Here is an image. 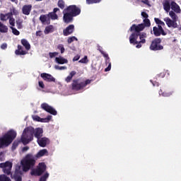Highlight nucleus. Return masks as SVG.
Returning a JSON list of instances; mask_svg holds the SVG:
<instances>
[{"mask_svg":"<svg viewBox=\"0 0 181 181\" xmlns=\"http://www.w3.org/2000/svg\"><path fill=\"white\" fill-rule=\"evenodd\" d=\"M33 135L37 139H40V138L43 136V129L38 127L35 129L32 127H26L23 130L21 136L22 144L23 145H28V144L32 142L33 141Z\"/></svg>","mask_w":181,"mask_h":181,"instance_id":"f257e3e1","label":"nucleus"},{"mask_svg":"<svg viewBox=\"0 0 181 181\" xmlns=\"http://www.w3.org/2000/svg\"><path fill=\"white\" fill-rule=\"evenodd\" d=\"M81 13V9L76 5H71L67 6L63 11L64 21L65 23H71L73 22V18L78 16Z\"/></svg>","mask_w":181,"mask_h":181,"instance_id":"f03ea898","label":"nucleus"},{"mask_svg":"<svg viewBox=\"0 0 181 181\" xmlns=\"http://www.w3.org/2000/svg\"><path fill=\"white\" fill-rule=\"evenodd\" d=\"M36 158L33 154L28 153L21 161V167L23 172H29L30 169H33L35 165H36Z\"/></svg>","mask_w":181,"mask_h":181,"instance_id":"7ed1b4c3","label":"nucleus"},{"mask_svg":"<svg viewBox=\"0 0 181 181\" xmlns=\"http://www.w3.org/2000/svg\"><path fill=\"white\" fill-rule=\"evenodd\" d=\"M144 29H145V25L144 23L138 25L133 24L129 28L130 32H134L129 36V43H134L135 40L139 37V34L142 33L141 32H142Z\"/></svg>","mask_w":181,"mask_h":181,"instance_id":"20e7f679","label":"nucleus"},{"mask_svg":"<svg viewBox=\"0 0 181 181\" xmlns=\"http://www.w3.org/2000/svg\"><path fill=\"white\" fill-rule=\"evenodd\" d=\"M163 8L165 12H170L172 9L173 12L175 13H180L181 9L180 6L175 1V0H163Z\"/></svg>","mask_w":181,"mask_h":181,"instance_id":"39448f33","label":"nucleus"},{"mask_svg":"<svg viewBox=\"0 0 181 181\" xmlns=\"http://www.w3.org/2000/svg\"><path fill=\"white\" fill-rule=\"evenodd\" d=\"M16 132L13 130L8 131L0 139L1 145L3 146H9L13 142V139L16 138Z\"/></svg>","mask_w":181,"mask_h":181,"instance_id":"423d86ee","label":"nucleus"},{"mask_svg":"<svg viewBox=\"0 0 181 181\" xmlns=\"http://www.w3.org/2000/svg\"><path fill=\"white\" fill-rule=\"evenodd\" d=\"M169 16L173 20L169 17L164 18L167 26L168 28H173V29H176V28H177V19H179V17H177V15H176V13H174L173 11H170L169 12Z\"/></svg>","mask_w":181,"mask_h":181,"instance_id":"0eeeda50","label":"nucleus"},{"mask_svg":"<svg viewBox=\"0 0 181 181\" xmlns=\"http://www.w3.org/2000/svg\"><path fill=\"white\" fill-rule=\"evenodd\" d=\"M162 38H155L151 41L149 49L153 52H159L160 50H163V45H161Z\"/></svg>","mask_w":181,"mask_h":181,"instance_id":"6e6552de","label":"nucleus"},{"mask_svg":"<svg viewBox=\"0 0 181 181\" xmlns=\"http://www.w3.org/2000/svg\"><path fill=\"white\" fill-rule=\"evenodd\" d=\"M46 168L45 163H40L36 168L31 170V176H42L46 172Z\"/></svg>","mask_w":181,"mask_h":181,"instance_id":"1a4fd4ad","label":"nucleus"},{"mask_svg":"<svg viewBox=\"0 0 181 181\" xmlns=\"http://www.w3.org/2000/svg\"><path fill=\"white\" fill-rule=\"evenodd\" d=\"M139 37L140 41H138V38H136L134 42H130V45H133L134 46L136 45V49H141V47H142V45H145V43H146V37H148V35H146V33H141L139 35Z\"/></svg>","mask_w":181,"mask_h":181,"instance_id":"9d476101","label":"nucleus"},{"mask_svg":"<svg viewBox=\"0 0 181 181\" xmlns=\"http://www.w3.org/2000/svg\"><path fill=\"white\" fill-rule=\"evenodd\" d=\"M0 168L3 169L4 173L5 175H7V176H9V175L11 174L12 170V163L9 161H6V163H0Z\"/></svg>","mask_w":181,"mask_h":181,"instance_id":"9b49d317","label":"nucleus"},{"mask_svg":"<svg viewBox=\"0 0 181 181\" xmlns=\"http://www.w3.org/2000/svg\"><path fill=\"white\" fill-rule=\"evenodd\" d=\"M41 108L52 115H57V111L46 103L41 104Z\"/></svg>","mask_w":181,"mask_h":181,"instance_id":"f8f14e48","label":"nucleus"},{"mask_svg":"<svg viewBox=\"0 0 181 181\" xmlns=\"http://www.w3.org/2000/svg\"><path fill=\"white\" fill-rule=\"evenodd\" d=\"M72 90L75 91H80V90H83L84 87L83 86V82H80L78 79H74L71 83Z\"/></svg>","mask_w":181,"mask_h":181,"instance_id":"ddd939ff","label":"nucleus"},{"mask_svg":"<svg viewBox=\"0 0 181 181\" xmlns=\"http://www.w3.org/2000/svg\"><path fill=\"white\" fill-rule=\"evenodd\" d=\"M40 77H42L45 81H47L48 83H54V81H56V78H54L50 74L42 73L40 74Z\"/></svg>","mask_w":181,"mask_h":181,"instance_id":"4468645a","label":"nucleus"},{"mask_svg":"<svg viewBox=\"0 0 181 181\" xmlns=\"http://www.w3.org/2000/svg\"><path fill=\"white\" fill-rule=\"evenodd\" d=\"M73 32H74V25L71 24L66 27V29L63 30V35L64 36H69L71 35Z\"/></svg>","mask_w":181,"mask_h":181,"instance_id":"2eb2a0df","label":"nucleus"},{"mask_svg":"<svg viewBox=\"0 0 181 181\" xmlns=\"http://www.w3.org/2000/svg\"><path fill=\"white\" fill-rule=\"evenodd\" d=\"M153 32L154 36L159 37L162 35V36H166L168 35V33H166L165 30H160L158 28V27L155 26L153 28Z\"/></svg>","mask_w":181,"mask_h":181,"instance_id":"dca6fc26","label":"nucleus"},{"mask_svg":"<svg viewBox=\"0 0 181 181\" xmlns=\"http://www.w3.org/2000/svg\"><path fill=\"white\" fill-rule=\"evenodd\" d=\"M40 21L42 25H49L50 23V18H49L48 14H42L40 16Z\"/></svg>","mask_w":181,"mask_h":181,"instance_id":"f3484780","label":"nucleus"},{"mask_svg":"<svg viewBox=\"0 0 181 181\" xmlns=\"http://www.w3.org/2000/svg\"><path fill=\"white\" fill-rule=\"evenodd\" d=\"M17 47L18 49L15 51L16 56H25V54H28V52L23 50L22 45H18Z\"/></svg>","mask_w":181,"mask_h":181,"instance_id":"a211bd4d","label":"nucleus"},{"mask_svg":"<svg viewBox=\"0 0 181 181\" xmlns=\"http://www.w3.org/2000/svg\"><path fill=\"white\" fill-rule=\"evenodd\" d=\"M32 11V5H24L22 8V13L23 15L29 16L30 15V12Z\"/></svg>","mask_w":181,"mask_h":181,"instance_id":"6ab92c4d","label":"nucleus"},{"mask_svg":"<svg viewBox=\"0 0 181 181\" xmlns=\"http://www.w3.org/2000/svg\"><path fill=\"white\" fill-rule=\"evenodd\" d=\"M47 142H49V139L46 137L37 139V144L42 148H45L47 145Z\"/></svg>","mask_w":181,"mask_h":181,"instance_id":"aec40b11","label":"nucleus"},{"mask_svg":"<svg viewBox=\"0 0 181 181\" xmlns=\"http://www.w3.org/2000/svg\"><path fill=\"white\" fill-rule=\"evenodd\" d=\"M49 152L47 149L40 150L35 156V159H38V158H42V156H45V155L47 156Z\"/></svg>","mask_w":181,"mask_h":181,"instance_id":"412c9836","label":"nucleus"},{"mask_svg":"<svg viewBox=\"0 0 181 181\" xmlns=\"http://www.w3.org/2000/svg\"><path fill=\"white\" fill-rule=\"evenodd\" d=\"M21 45L25 47V50L28 52V50H30V44L26 39H22L21 40Z\"/></svg>","mask_w":181,"mask_h":181,"instance_id":"4be33fe9","label":"nucleus"},{"mask_svg":"<svg viewBox=\"0 0 181 181\" xmlns=\"http://www.w3.org/2000/svg\"><path fill=\"white\" fill-rule=\"evenodd\" d=\"M53 32H54V27L52 25L45 27L44 30L45 35H49V33H53Z\"/></svg>","mask_w":181,"mask_h":181,"instance_id":"5701e85b","label":"nucleus"},{"mask_svg":"<svg viewBox=\"0 0 181 181\" xmlns=\"http://www.w3.org/2000/svg\"><path fill=\"white\" fill-rule=\"evenodd\" d=\"M55 61L58 64H66V63H69V61L63 57H56Z\"/></svg>","mask_w":181,"mask_h":181,"instance_id":"b1692460","label":"nucleus"},{"mask_svg":"<svg viewBox=\"0 0 181 181\" xmlns=\"http://www.w3.org/2000/svg\"><path fill=\"white\" fill-rule=\"evenodd\" d=\"M76 74L77 72H76V71H71L69 75L65 78L66 83H70L71 80H73V77H74V75Z\"/></svg>","mask_w":181,"mask_h":181,"instance_id":"393cba45","label":"nucleus"},{"mask_svg":"<svg viewBox=\"0 0 181 181\" xmlns=\"http://www.w3.org/2000/svg\"><path fill=\"white\" fill-rule=\"evenodd\" d=\"M98 50H99L101 54H103V56L105 57V59H107L106 62H108V60H110V57L108 56V54L105 53L103 50V47L98 45Z\"/></svg>","mask_w":181,"mask_h":181,"instance_id":"a878e982","label":"nucleus"},{"mask_svg":"<svg viewBox=\"0 0 181 181\" xmlns=\"http://www.w3.org/2000/svg\"><path fill=\"white\" fill-rule=\"evenodd\" d=\"M159 94L160 95H163V97H170V95H172L173 93L172 92H168L166 90H163L162 89H160L159 90Z\"/></svg>","mask_w":181,"mask_h":181,"instance_id":"bb28decb","label":"nucleus"},{"mask_svg":"<svg viewBox=\"0 0 181 181\" xmlns=\"http://www.w3.org/2000/svg\"><path fill=\"white\" fill-rule=\"evenodd\" d=\"M23 172V168H22V166L21 165L16 166V171L14 175H22Z\"/></svg>","mask_w":181,"mask_h":181,"instance_id":"cd10ccee","label":"nucleus"},{"mask_svg":"<svg viewBox=\"0 0 181 181\" xmlns=\"http://www.w3.org/2000/svg\"><path fill=\"white\" fill-rule=\"evenodd\" d=\"M48 18L52 19V21H56L59 19V16H57L56 13L50 12L48 13Z\"/></svg>","mask_w":181,"mask_h":181,"instance_id":"c85d7f7f","label":"nucleus"},{"mask_svg":"<svg viewBox=\"0 0 181 181\" xmlns=\"http://www.w3.org/2000/svg\"><path fill=\"white\" fill-rule=\"evenodd\" d=\"M0 32L1 33H8V27L0 22Z\"/></svg>","mask_w":181,"mask_h":181,"instance_id":"c756f323","label":"nucleus"},{"mask_svg":"<svg viewBox=\"0 0 181 181\" xmlns=\"http://www.w3.org/2000/svg\"><path fill=\"white\" fill-rule=\"evenodd\" d=\"M21 142H22V137L21 138V140H15L12 145L13 151L16 149V148H18V146H19V144H21Z\"/></svg>","mask_w":181,"mask_h":181,"instance_id":"7c9ffc66","label":"nucleus"},{"mask_svg":"<svg viewBox=\"0 0 181 181\" xmlns=\"http://www.w3.org/2000/svg\"><path fill=\"white\" fill-rule=\"evenodd\" d=\"M57 6L60 8V9H64V8H66V2H64V0H59Z\"/></svg>","mask_w":181,"mask_h":181,"instance_id":"2f4dec72","label":"nucleus"},{"mask_svg":"<svg viewBox=\"0 0 181 181\" xmlns=\"http://www.w3.org/2000/svg\"><path fill=\"white\" fill-rule=\"evenodd\" d=\"M143 22H144L143 25H144V28H149L151 26V21L148 18H144Z\"/></svg>","mask_w":181,"mask_h":181,"instance_id":"473e14b6","label":"nucleus"},{"mask_svg":"<svg viewBox=\"0 0 181 181\" xmlns=\"http://www.w3.org/2000/svg\"><path fill=\"white\" fill-rule=\"evenodd\" d=\"M103 0H86L87 5H93L94 4H100Z\"/></svg>","mask_w":181,"mask_h":181,"instance_id":"72a5a7b5","label":"nucleus"},{"mask_svg":"<svg viewBox=\"0 0 181 181\" xmlns=\"http://www.w3.org/2000/svg\"><path fill=\"white\" fill-rule=\"evenodd\" d=\"M0 181H12L9 177L6 176V175H0Z\"/></svg>","mask_w":181,"mask_h":181,"instance_id":"f704fd0d","label":"nucleus"},{"mask_svg":"<svg viewBox=\"0 0 181 181\" xmlns=\"http://www.w3.org/2000/svg\"><path fill=\"white\" fill-rule=\"evenodd\" d=\"M154 21L157 25H160L163 27H165V23L163 21H162L160 19L156 18H154Z\"/></svg>","mask_w":181,"mask_h":181,"instance_id":"c9c22d12","label":"nucleus"},{"mask_svg":"<svg viewBox=\"0 0 181 181\" xmlns=\"http://www.w3.org/2000/svg\"><path fill=\"white\" fill-rule=\"evenodd\" d=\"M10 28H11L13 35H15L16 36H19V35H21V32H19V30H18L16 28H15L13 27H10Z\"/></svg>","mask_w":181,"mask_h":181,"instance_id":"e433bc0d","label":"nucleus"},{"mask_svg":"<svg viewBox=\"0 0 181 181\" xmlns=\"http://www.w3.org/2000/svg\"><path fill=\"white\" fill-rule=\"evenodd\" d=\"M158 80V78H153V80H151V83H152L153 86L154 87H159V82H157L156 81Z\"/></svg>","mask_w":181,"mask_h":181,"instance_id":"4c0bfd02","label":"nucleus"},{"mask_svg":"<svg viewBox=\"0 0 181 181\" xmlns=\"http://www.w3.org/2000/svg\"><path fill=\"white\" fill-rule=\"evenodd\" d=\"M52 119V115H48L46 118H41L40 122H49Z\"/></svg>","mask_w":181,"mask_h":181,"instance_id":"58836bf2","label":"nucleus"},{"mask_svg":"<svg viewBox=\"0 0 181 181\" xmlns=\"http://www.w3.org/2000/svg\"><path fill=\"white\" fill-rule=\"evenodd\" d=\"M22 23H23V21H22L21 19H18L16 21V25H17L18 29H22L23 28Z\"/></svg>","mask_w":181,"mask_h":181,"instance_id":"ea45409f","label":"nucleus"},{"mask_svg":"<svg viewBox=\"0 0 181 181\" xmlns=\"http://www.w3.org/2000/svg\"><path fill=\"white\" fill-rule=\"evenodd\" d=\"M48 177H49V173H46L44 175H42L40 178V181H46V180H47Z\"/></svg>","mask_w":181,"mask_h":181,"instance_id":"a19ab883","label":"nucleus"},{"mask_svg":"<svg viewBox=\"0 0 181 181\" xmlns=\"http://www.w3.org/2000/svg\"><path fill=\"white\" fill-rule=\"evenodd\" d=\"M57 49L61 51V53L63 54L65 52L64 46L62 44H59L57 46Z\"/></svg>","mask_w":181,"mask_h":181,"instance_id":"79ce46f5","label":"nucleus"},{"mask_svg":"<svg viewBox=\"0 0 181 181\" xmlns=\"http://www.w3.org/2000/svg\"><path fill=\"white\" fill-rule=\"evenodd\" d=\"M74 40H76L77 41L78 40L75 36H73V37H69L68 40H67V42H68L69 44H70V43H73Z\"/></svg>","mask_w":181,"mask_h":181,"instance_id":"37998d69","label":"nucleus"},{"mask_svg":"<svg viewBox=\"0 0 181 181\" xmlns=\"http://www.w3.org/2000/svg\"><path fill=\"white\" fill-rule=\"evenodd\" d=\"M108 63L107 67L105 69V71H110L111 70V62H110V58L109 60L107 62V58H106V64Z\"/></svg>","mask_w":181,"mask_h":181,"instance_id":"c03bdc74","label":"nucleus"},{"mask_svg":"<svg viewBox=\"0 0 181 181\" xmlns=\"http://www.w3.org/2000/svg\"><path fill=\"white\" fill-rule=\"evenodd\" d=\"M14 180L15 181H22V175H14Z\"/></svg>","mask_w":181,"mask_h":181,"instance_id":"a18cd8bd","label":"nucleus"},{"mask_svg":"<svg viewBox=\"0 0 181 181\" xmlns=\"http://www.w3.org/2000/svg\"><path fill=\"white\" fill-rule=\"evenodd\" d=\"M11 13H12V16H13V15L16 16L19 14V12L18 11V10L15 9V8H13L11 9Z\"/></svg>","mask_w":181,"mask_h":181,"instance_id":"49530a36","label":"nucleus"},{"mask_svg":"<svg viewBox=\"0 0 181 181\" xmlns=\"http://www.w3.org/2000/svg\"><path fill=\"white\" fill-rule=\"evenodd\" d=\"M59 55V52H49V56L50 59H53V57H56V56Z\"/></svg>","mask_w":181,"mask_h":181,"instance_id":"de8ad7c7","label":"nucleus"},{"mask_svg":"<svg viewBox=\"0 0 181 181\" xmlns=\"http://www.w3.org/2000/svg\"><path fill=\"white\" fill-rule=\"evenodd\" d=\"M88 58L87 57V56H85L83 58L79 60V63H88Z\"/></svg>","mask_w":181,"mask_h":181,"instance_id":"09e8293b","label":"nucleus"},{"mask_svg":"<svg viewBox=\"0 0 181 181\" xmlns=\"http://www.w3.org/2000/svg\"><path fill=\"white\" fill-rule=\"evenodd\" d=\"M90 83H91V81L89 79H87L86 81H83L82 85L83 86V88H84V87H86L87 85L90 84Z\"/></svg>","mask_w":181,"mask_h":181,"instance_id":"8fccbe9b","label":"nucleus"},{"mask_svg":"<svg viewBox=\"0 0 181 181\" xmlns=\"http://www.w3.org/2000/svg\"><path fill=\"white\" fill-rule=\"evenodd\" d=\"M165 72H161V73H160L159 74H158V75L156 76V78H163L165 77Z\"/></svg>","mask_w":181,"mask_h":181,"instance_id":"3c124183","label":"nucleus"},{"mask_svg":"<svg viewBox=\"0 0 181 181\" xmlns=\"http://www.w3.org/2000/svg\"><path fill=\"white\" fill-rule=\"evenodd\" d=\"M6 17L8 21V19H12L13 18V16H12V13L11 11L9 13H6Z\"/></svg>","mask_w":181,"mask_h":181,"instance_id":"603ef678","label":"nucleus"},{"mask_svg":"<svg viewBox=\"0 0 181 181\" xmlns=\"http://www.w3.org/2000/svg\"><path fill=\"white\" fill-rule=\"evenodd\" d=\"M9 23H10L11 28H13V26H15V18H11L9 20Z\"/></svg>","mask_w":181,"mask_h":181,"instance_id":"864d4df0","label":"nucleus"},{"mask_svg":"<svg viewBox=\"0 0 181 181\" xmlns=\"http://www.w3.org/2000/svg\"><path fill=\"white\" fill-rule=\"evenodd\" d=\"M141 16L144 18V19H148V18H149V15H148L145 11L141 12Z\"/></svg>","mask_w":181,"mask_h":181,"instance_id":"5fc2aeb1","label":"nucleus"},{"mask_svg":"<svg viewBox=\"0 0 181 181\" xmlns=\"http://www.w3.org/2000/svg\"><path fill=\"white\" fill-rule=\"evenodd\" d=\"M1 21H7L6 19V14L1 13L0 15Z\"/></svg>","mask_w":181,"mask_h":181,"instance_id":"6e6d98bb","label":"nucleus"},{"mask_svg":"<svg viewBox=\"0 0 181 181\" xmlns=\"http://www.w3.org/2000/svg\"><path fill=\"white\" fill-rule=\"evenodd\" d=\"M55 69H57L58 70H66L67 69V66H56Z\"/></svg>","mask_w":181,"mask_h":181,"instance_id":"4d7b16f0","label":"nucleus"},{"mask_svg":"<svg viewBox=\"0 0 181 181\" xmlns=\"http://www.w3.org/2000/svg\"><path fill=\"white\" fill-rule=\"evenodd\" d=\"M38 86L39 87H40L41 88H45V83H43V81H40L38 82Z\"/></svg>","mask_w":181,"mask_h":181,"instance_id":"13d9d810","label":"nucleus"},{"mask_svg":"<svg viewBox=\"0 0 181 181\" xmlns=\"http://www.w3.org/2000/svg\"><path fill=\"white\" fill-rule=\"evenodd\" d=\"M6 47H8V45L6 43H4L1 45V49H2L3 50H5Z\"/></svg>","mask_w":181,"mask_h":181,"instance_id":"bf43d9fd","label":"nucleus"},{"mask_svg":"<svg viewBox=\"0 0 181 181\" xmlns=\"http://www.w3.org/2000/svg\"><path fill=\"white\" fill-rule=\"evenodd\" d=\"M80 59V55H76L74 57L73 62H78Z\"/></svg>","mask_w":181,"mask_h":181,"instance_id":"052dcab7","label":"nucleus"},{"mask_svg":"<svg viewBox=\"0 0 181 181\" xmlns=\"http://www.w3.org/2000/svg\"><path fill=\"white\" fill-rule=\"evenodd\" d=\"M35 121H37L38 122H40L42 120V118L39 116H36L35 118Z\"/></svg>","mask_w":181,"mask_h":181,"instance_id":"680f3d73","label":"nucleus"},{"mask_svg":"<svg viewBox=\"0 0 181 181\" xmlns=\"http://www.w3.org/2000/svg\"><path fill=\"white\" fill-rule=\"evenodd\" d=\"M157 29H158L159 30H165L163 29V25H158Z\"/></svg>","mask_w":181,"mask_h":181,"instance_id":"e2e57ef3","label":"nucleus"},{"mask_svg":"<svg viewBox=\"0 0 181 181\" xmlns=\"http://www.w3.org/2000/svg\"><path fill=\"white\" fill-rule=\"evenodd\" d=\"M23 152H26V151H29V146H25L22 149Z\"/></svg>","mask_w":181,"mask_h":181,"instance_id":"0e129e2a","label":"nucleus"},{"mask_svg":"<svg viewBox=\"0 0 181 181\" xmlns=\"http://www.w3.org/2000/svg\"><path fill=\"white\" fill-rule=\"evenodd\" d=\"M42 35H43V33H42V31L39 30L36 32V35L37 36H42Z\"/></svg>","mask_w":181,"mask_h":181,"instance_id":"69168bd1","label":"nucleus"},{"mask_svg":"<svg viewBox=\"0 0 181 181\" xmlns=\"http://www.w3.org/2000/svg\"><path fill=\"white\" fill-rule=\"evenodd\" d=\"M59 11H60V9H59V8H54L53 9L52 13H56L57 12H59Z\"/></svg>","mask_w":181,"mask_h":181,"instance_id":"338daca9","label":"nucleus"},{"mask_svg":"<svg viewBox=\"0 0 181 181\" xmlns=\"http://www.w3.org/2000/svg\"><path fill=\"white\" fill-rule=\"evenodd\" d=\"M141 2H142L143 4H146V5H148V4L149 3V0L141 1Z\"/></svg>","mask_w":181,"mask_h":181,"instance_id":"774afa93","label":"nucleus"}]
</instances>
